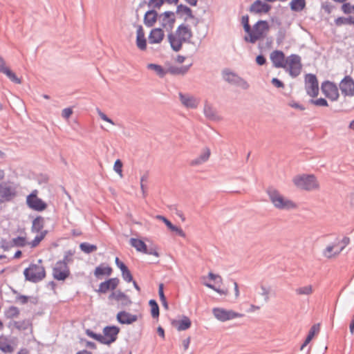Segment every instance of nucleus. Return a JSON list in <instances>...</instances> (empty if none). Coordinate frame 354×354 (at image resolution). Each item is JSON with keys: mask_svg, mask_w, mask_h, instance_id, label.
Here are the masks:
<instances>
[{"mask_svg": "<svg viewBox=\"0 0 354 354\" xmlns=\"http://www.w3.org/2000/svg\"><path fill=\"white\" fill-rule=\"evenodd\" d=\"M156 218L157 219L162 221L169 229H170L173 225L167 218L163 216L158 215Z\"/></svg>", "mask_w": 354, "mask_h": 354, "instance_id": "obj_61", "label": "nucleus"}, {"mask_svg": "<svg viewBox=\"0 0 354 354\" xmlns=\"http://www.w3.org/2000/svg\"><path fill=\"white\" fill-rule=\"evenodd\" d=\"M130 243L132 247L135 248L137 251L144 253L147 251V245L140 239L131 238Z\"/></svg>", "mask_w": 354, "mask_h": 354, "instance_id": "obj_33", "label": "nucleus"}, {"mask_svg": "<svg viewBox=\"0 0 354 354\" xmlns=\"http://www.w3.org/2000/svg\"><path fill=\"white\" fill-rule=\"evenodd\" d=\"M181 104L186 109H195L200 104V99L189 93H178Z\"/></svg>", "mask_w": 354, "mask_h": 354, "instance_id": "obj_13", "label": "nucleus"}, {"mask_svg": "<svg viewBox=\"0 0 354 354\" xmlns=\"http://www.w3.org/2000/svg\"><path fill=\"white\" fill-rule=\"evenodd\" d=\"M37 191L34 190L26 197V204L32 209L41 212L47 207V204L38 198Z\"/></svg>", "mask_w": 354, "mask_h": 354, "instance_id": "obj_10", "label": "nucleus"}, {"mask_svg": "<svg viewBox=\"0 0 354 354\" xmlns=\"http://www.w3.org/2000/svg\"><path fill=\"white\" fill-rule=\"evenodd\" d=\"M350 243V239L344 236L341 241H338L339 245H342L339 249L335 250V254H339L348 244Z\"/></svg>", "mask_w": 354, "mask_h": 354, "instance_id": "obj_49", "label": "nucleus"}, {"mask_svg": "<svg viewBox=\"0 0 354 354\" xmlns=\"http://www.w3.org/2000/svg\"><path fill=\"white\" fill-rule=\"evenodd\" d=\"M165 37V33L162 28H156L151 30L149 35L150 44H160Z\"/></svg>", "mask_w": 354, "mask_h": 354, "instance_id": "obj_24", "label": "nucleus"}, {"mask_svg": "<svg viewBox=\"0 0 354 354\" xmlns=\"http://www.w3.org/2000/svg\"><path fill=\"white\" fill-rule=\"evenodd\" d=\"M339 89L342 94L344 96L352 97L354 95V80L353 78L346 75L339 83Z\"/></svg>", "mask_w": 354, "mask_h": 354, "instance_id": "obj_15", "label": "nucleus"}, {"mask_svg": "<svg viewBox=\"0 0 354 354\" xmlns=\"http://www.w3.org/2000/svg\"><path fill=\"white\" fill-rule=\"evenodd\" d=\"M305 88L308 95L312 97L317 96L319 84L317 77L313 74H307L305 77Z\"/></svg>", "mask_w": 354, "mask_h": 354, "instance_id": "obj_11", "label": "nucleus"}, {"mask_svg": "<svg viewBox=\"0 0 354 354\" xmlns=\"http://www.w3.org/2000/svg\"><path fill=\"white\" fill-rule=\"evenodd\" d=\"M189 70V66H181V67H176V66H171L168 68L167 73H169L172 75H183L185 74Z\"/></svg>", "mask_w": 354, "mask_h": 354, "instance_id": "obj_37", "label": "nucleus"}, {"mask_svg": "<svg viewBox=\"0 0 354 354\" xmlns=\"http://www.w3.org/2000/svg\"><path fill=\"white\" fill-rule=\"evenodd\" d=\"M1 247L3 249V250L7 251L9 250L11 248H12V243L11 241H7L6 239H1Z\"/></svg>", "mask_w": 354, "mask_h": 354, "instance_id": "obj_55", "label": "nucleus"}, {"mask_svg": "<svg viewBox=\"0 0 354 354\" xmlns=\"http://www.w3.org/2000/svg\"><path fill=\"white\" fill-rule=\"evenodd\" d=\"M316 333H308V336L306 337V339L303 342V344L301 345L300 350L302 351L304 349V348L310 342V341L314 337Z\"/></svg>", "mask_w": 354, "mask_h": 354, "instance_id": "obj_56", "label": "nucleus"}, {"mask_svg": "<svg viewBox=\"0 0 354 354\" xmlns=\"http://www.w3.org/2000/svg\"><path fill=\"white\" fill-rule=\"evenodd\" d=\"M210 154V149L207 147L205 148L198 157L191 161L190 165L197 166L203 164L209 160Z\"/></svg>", "mask_w": 354, "mask_h": 354, "instance_id": "obj_31", "label": "nucleus"}, {"mask_svg": "<svg viewBox=\"0 0 354 354\" xmlns=\"http://www.w3.org/2000/svg\"><path fill=\"white\" fill-rule=\"evenodd\" d=\"M117 319L118 322L121 324H131L136 322L138 319L137 316L135 315H131L125 311H121L118 313Z\"/></svg>", "mask_w": 354, "mask_h": 354, "instance_id": "obj_30", "label": "nucleus"}, {"mask_svg": "<svg viewBox=\"0 0 354 354\" xmlns=\"http://www.w3.org/2000/svg\"><path fill=\"white\" fill-rule=\"evenodd\" d=\"M203 113L207 119L212 121H218L221 120L220 116L217 114L216 110L212 104L205 101L203 108Z\"/></svg>", "mask_w": 354, "mask_h": 354, "instance_id": "obj_21", "label": "nucleus"}, {"mask_svg": "<svg viewBox=\"0 0 354 354\" xmlns=\"http://www.w3.org/2000/svg\"><path fill=\"white\" fill-rule=\"evenodd\" d=\"M266 193L274 207L280 210H290L297 208V205L292 201L284 197L277 189L270 187Z\"/></svg>", "mask_w": 354, "mask_h": 354, "instance_id": "obj_2", "label": "nucleus"}, {"mask_svg": "<svg viewBox=\"0 0 354 354\" xmlns=\"http://www.w3.org/2000/svg\"><path fill=\"white\" fill-rule=\"evenodd\" d=\"M17 196V190L14 186L7 183L0 184V203L8 202Z\"/></svg>", "mask_w": 354, "mask_h": 354, "instance_id": "obj_12", "label": "nucleus"}, {"mask_svg": "<svg viewBox=\"0 0 354 354\" xmlns=\"http://www.w3.org/2000/svg\"><path fill=\"white\" fill-rule=\"evenodd\" d=\"M172 326L178 330H187L191 326V321L189 317L183 316L180 318L171 321Z\"/></svg>", "mask_w": 354, "mask_h": 354, "instance_id": "obj_22", "label": "nucleus"}, {"mask_svg": "<svg viewBox=\"0 0 354 354\" xmlns=\"http://www.w3.org/2000/svg\"><path fill=\"white\" fill-rule=\"evenodd\" d=\"M3 74L6 75L8 77V78H9V80L12 82L17 84H20L21 83V79L17 77L15 73H13L10 68L8 71H6Z\"/></svg>", "mask_w": 354, "mask_h": 354, "instance_id": "obj_45", "label": "nucleus"}, {"mask_svg": "<svg viewBox=\"0 0 354 354\" xmlns=\"http://www.w3.org/2000/svg\"><path fill=\"white\" fill-rule=\"evenodd\" d=\"M109 299H114L117 301L120 302L123 306H129L131 303L129 297L120 290L113 292L109 295Z\"/></svg>", "mask_w": 354, "mask_h": 354, "instance_id": "obj_23", "label": "nucleus"}, {"mask_svg": "<svg viewBox=\"0 0 354 354\" xmlns=\"http://www.w3.org/2000/svg\"><path fill=\"white\" fill-rule=\"evenodd\" d=\"M26 280L32 283H38L46 277V270L42 265V260L37 263H30L24 271Z\"/></svg>", "mask_w": 354, "mask_h": 354, "instance_id": "obj_4", "label": "nucleus"}, {"mask_svg": "<svg viewBox=\"0 0 354 354\" xmlns=\"http://www.w3.org/2000/svg\"><path fill=\"white\" fill-rule=\"evenodd\" d=\"M295 291L297 295H308L313 292V288H312L311 286H306L298 288L296 289Z\"/></svg>", "mask_w": 354, "mask_h": 354, "instance_id": "obj_48", "label": "nucleus"}, {"mask_svg": "<svg viewBox=\"0 0 354 354\" xmlns=\"http://www.w3.org/2000/svg\"><path fill=\"white\" fill-rule=\"evenodd\" d=\"M149 304L151 307V314L152 317H153V318L158 317L159 307H158L157 302L153 299H151L149 302Z\"/></svg>", "mask_w": 354, "mask_h": 354, "instance_id": "obj_43", "label": "nucleus"}, {"mask_svg": "<svg viewBox=\"0 0 354 354\" xmlns=\"http://www.w3.org/2000/svg\"><path fill=\"white\" fill-rule=\"evenodd\" d=\"M136 35L137 47L141 50H145L147 49V40L142 26H138Z\"/></svg>", "mask_w": 354, "mask_h": 354, "instance_id": "obj_28", "label": "nucleus"}, {"mask_svg": "<svg viewBox=\"0 0 354 354\" xmlns=\"http://www.w3.org/2000/svg\"><path fill=\"white\" fill-rule=\"evenodd\" d=\"M321 89L322 93L329 99L335 101L339 97L337 86L333 82L326 81L322 84Z\"/></svg>", "mask_w": 354, "mask_h": 354, "instance_id": "obj_14", "label": "nucleus"}, {"mask_svg": "<svg viewBox=\"0 0 354 354\" xmlns=\"http://www.w3.org/2000/svg\"><path fill=\"white\" fill-rule=\"evenodd\" d=\"M119 283L120 280L118 278H111L104 282L100 283L97 292L99 293H106L109 290H114L118 287Z\"/></svg>", "mask_w": 354, "mask_h": 354, "instance_id": "obj_20", "label": "nucleus"}, {"mask_svg": "<svg viewBox=\"0 0 354 354\" xmlns=\"http://www.w3.org/2000/svg\"><path fill=\"white\" fill-rule=\"evenodd\" d=\"M310 103L317 106H328V102L324 98H319L317 100H310Z\"/></svg>", "mask_w": 354, "mask_h": 354, "instance_id": "obj_51", "label": "nucleus"}, {"mask_svg": "<svg viewBox=\"0 0 354 354\" xmlns=\"http://www.w3.org/2000/svg\"><path fill=\"white\" fill-rule=\"evenodd\" d=\"M271 8L272 6L270 4L263 2L261 0H256L251 4L249 10L250 12L254 14H266L268 13Z\"/></svg>", "mask_w": 354, "mask_h": 354, "instance_id": "obj_17", "label": "nucleus"}, {"mask_svg": "<svg viewBox=\"0 0 354 354\" xmlns=\"http://www.w3.org/2000/svg\"><path fill=\"white\" fill-rule=\"evenodd\" d=\"M9 68L6 66L4 59L0 56V72L3 74Z\"/></svg>", "mask_w": 354, "mask_h": 354, "instance_id": "obj_62", "label": "nucleus"}, {"mask_svg": "<svg viewBox=\"0 0 354 354\" xmlns=\"http://www.w3.org/2000/svg\"><path fill=\"white\" fill-rule=\"evenodd\" d=\"M147 67L149 70L154 71L160 77H164L167 73V71L160 65L158 64H149Z\"/></svg>", "mask_w": 354, "mask_h": 354, "instance_id": "obj_38", "label": "nucleus"}, {"mask_svg": "<svg viewBox=\"0 0 354 354\" xmlns=\"http://www.w3.org/2000/svg\"><path fill=\"white\" fill-rule=\"evenodd\" d=\"M169 230L173 232H175L178 235H179L181 237H183V238L185 237V233L180 227H178L174 225H172V226L171 227V228Z\"/></svg>", "mask_w": 354, "mask_h": 354, "instance_id": "obj_57", "label": "nucleus"}, {"mask_svg": "<svg viewBox=\"0 0 354 354\" xmlns=\"http://www.w3.org/2000/svg\"><path fill=\"white\" fill-rule=\"evenodd\" d=\"M74 251L67 250L64 252L63 259L57 261L58 262L64 263L65 265L68 266L69 263L73 262Z\"/></svg>", "mask_w": 354, "mask_h": 354, "instance_id": "obj_42", "label": "nucleus"}, {"mask_svg": "<svg viewBox=\"0 0 354 354\" xmlns=\"http://www.w3.org/2000/svg\"><path fill=\"white\" fill-rule=\"evenodd\" d=\"M336 246V244L334 243L328 245L323 251V255L328 259L337 256V254H335Z\"/></svg>", "mask_w": 354, "mask_h": 354, "instance_id": "obj_39", "label": "nucleus"}, {"mask_svg": "<svg viewBox=\"0 0 354 354\" xmlns=\"http://www.w3.org/2000/svg\"><path fill=\"white\" fill-rule=\"evenodd\" d=\"M165 2L164 0H149L147 3L151 10L160 9Z\"/></svg>", "mask_w": 354, "mask_h": 354, "instance_id": "obj_44", "label": "nucleus"}, {"mask_svg": "<svg viewBox=\"0 0 354 354\" xmlns=\"http://www.w3.org/2000/svg\"><path fill=\"white\" fill-rule=\"evenodd\" d=\"M288 105L292 108L299 109L300 111L305 110V107L302 104L294 101L289 102Z\"/></svg>", "mask_w": 354, "mask_h": 354, "instance_id": "obj_59", "label": "nucleus"}, {"mask_svg": "<svg viewBox=\"0 0 354 354\" xmlns=\"http://www.w3.org/2000/svg\"><path fill=\"white\" fill-rule=\"evenodd\" d=\"M16 345L14 339H10L5 335L0 336V349L4 352H12Z\"/></svg>", "mask_w": 354, "mask_h": 354, "instance_id": "obj_26", "label": "nucleus"}, {"mask_svg": "<svg viewBox=\"0 0 354 354\" xmlns=\"http://www.w3.org/2000/svg\"><path fill=\"white\" fill-rule=\"evenodd\" d=\"M122 162L120 161V160H117L114 163L113 169L114 171L121 176L122 173Z\"/></svg>", "mask_w": 354, "mask_h": 354, "instance_id": "obj_54", "label": "nucleus"}, {"mask_svg": "<svg viewBox=\"0 0 354 354\" xmlns=\"http://www.w3.org/2000/svg\"><path fill=\"white\" fill-rule=\"evenodd\" d=\"M73 114V110L71 108H65L62 110V116L64 119H68Z\"/></svg>", "mask_w": 354, "mask_h": 354, "instance_id": "obj_58", "label": "nucleus"}, {"mask_svg": "<svg viewBox=\"0 0 354 354\" xmlns=\"http://www.w3.org/2000/svg\"><path fill=\"white\" fill-rule=\"evenodd\" d=\"M158 22L162 28L171 32L176 22V13L172 11H165L160 14Z\"/></svg>", "mask_w": 354, "mask_h": 354, "instance_id": "obj_8", "label": "nucleus"}, {"mask_svg": "<svg viewBox=\"0 0 354 354\" xmlns=\"http://www.w3.org/2000/svg\"><path fill=\"white\" fill-rule=\"evenodd\" d=\"M271 83L272 84L273 86H274L277 88H283L284 87V84L281 80H279V79H277L276 77H274L272 79Z\"/></svg>", "mask_w": 354, "mask_h": 354, "instance_id": "obj_60", "label": "nucleus"}, {"mask_svg": "<svg viewBox=\"0 0 354 354\" xmlns=\"http://www.w3.org/2000/svg\"><path fill=\"white\" fill-rule=\"evenodd\" d=\"M13 247H24L26 245V239L23 236H17L12 239Z\"/></svg>", "mask_w": 354, "mask_h": 354, "instance_id": "obj_46", "label": "nucleus"}, {"mask_svg": "<svg viewBox=\"0 0 354 354\" xmlns=\"http://www.w3.org/2000/svg\"><path fill=\"white\" fill-rule=\"evenodd\" d=\"M47 232L44 231L41 232L40 234L37 235L35 239L30 243V245L32 248H35L37 246L39 243L44 239Z\"/></svg>", "mask_w": 354, "mask_h": 354, "instance_id": "obj_47", "label": "nucleus"}, {"mask_svg": "<svg viewBox=\"0 0 354 354\" xmlns=\"http://www.w3.org/2000/svg\"><path fill=\"white\" fill-rule=\"evenodd\" d=\"M301 57L299 55L292 54L287 57V71L292 77H296L301 73Z\"/></svg>", "mask_w": 354, "mask_h": 354, "instance_id": "obj_7", "label": "nucleus"}, {"mask_svg": "<svg viewBox=\"0 0 354 354\" xmlns=\"http://www.w3.org/2000/svg\"><path fill=\"white\" fill-rule=\"evenodd\" d=\"M270 30L268 22L265 20L258 21L251 28V32L244 37L246 42L255 44L257 41L264 38Z\"/></svg>", "mask_w": 354, "mask_h": 354, "instance_id": "obj_3", "label": "nucleus"}, {"mask_svg": "<svg viewBox=\"0 0 354 354\" xmlns=\"http://www.w3.org/2000/svg\"><path fill=\"white\" fill-rule=\"evenodd\" d=\"M52 274L55 279L57 281H64L71 274V271L68 266L64 263L57 261L53 267Z\"/></svg>", "mask_w": 354, "mask_h": 354, "instance_id": "obj_9", "label": "nucleus"}, {"mask_svg": "<svg viewBox=\"0 0 354 354\" xmlns=\"http://www.w3.org/2000/svg\"><path fill=\"white\" fill-rule=\"evenodd\" d=\"M270 59L274 67L286 68V59L285 60V55L282 51L274 50L270 54Z\"/></svg>", "mask_w": 354, "mask_h": 354, "instance_id": "obj_19", "label": "nucleus"}, {"mask_svg": "<svg viewBox=\"0 0 354 354\" xmlns=\"http://www.w3.org/2000/svg\"><path fill=\"white\" fill-rule=\"evenodd\" d=\"M193 32L189 25L182 24L178 26L175 32L168 34L167 39L171 49L175 52L181 50L184 43L190 44Z\"/></svg>", "mask_w": 354, "mask_h": 354, "instance_id": "obj_1", "label": "nucleus"}, {"mask_svg": "<svg viewBox=\"0 0 354 354\" xmlns=\"http://www.w3.org/2000/svg\"><path fill=\"white\" fill-rule=\"evenodd\" d=\"M335 24L337 26L342 25H354V17L350 16L348 17H339L335 20Z\"/></svg>", "mask_w": 354, "mask_h": 354, "instance_id": "obj_36", "label": "nucleus"}, {"mask_svg": "<svg viewBox=\"0 0 354 354\" xmlns=\"http://www.w3.org/2000/svg\"><path fill=\"white\" fill-rule=\"evenodd\" d=\"M241 23L243 26V28L245 32L248 34V32H251V26L249 24V17L248 15H244L242 17Z\"/></svg>", "mask_w": 354, "mask_h": 354, "instance_id": "obj_50", "label": "nucleus"}, {"mask_svg": "<svg viewBox=\"0 0 354 354\" xmlns=\"http://www.w3.org/2000/svg\"><path fill=\"white\" fill-rule=\"evenodd\" d=\"M262 290L261 295L264 297L265 301H268L269 299V290L263 286H261Z\"/></svg>", "mask_w": 354, "mask_h": 354, "instance_id": "obj_64", "label": "nucleus"}, {"mask_svg": "<svg viewBox=\"0 0 354 354\" xmlns=\"http://www.w3.org/2000/svg\"><path fill=\"white\" fill-rule=\"evenodd\" d=\"M305 0H292L290 3V9L294 12H300L306 7Z\"/></svg>", "mask_w": 354, "mask_h": 354, "instance_id": "obj_35", "label": "nucleus"}, {"mask_svg": "<svg viewBox=\"0 0 354 354\" xmlns=\"http://www.w3.org/2000/svg\"><path fill=\"white\" fill-rule=\"evenodd\" d=\"M176 13L177 15H179L180 17L185 16L184 18L185 21H187L189 19L195 18L194 15H193L192 9L183 4H180L177 6Z\"/></svg>", "mask_w": 354, "mask_h": 354, "instance_id": "obj_29", "label": "nucleus"}, {"mask_svg": "<svg viewBox=\"0 0 354 354\" xmlns=\"http://www.w3.org/2000/svg\"><path fill=\"white\" fill-rule=\"evenodd\" d=\"M4 314L7 318L12 319L17 317L19 315V310L17 307L12 306L5 310Z\"/></svg>", "mask_w": 354, "mask_h": 354, "instance_id": "obj_40", "label": "nucleus"}, {"mask_svg": "<svg viewBox=\"0 0 354 354\" xmlns=\"http://www.w3.org/2000/svg\"><path fill=\"white\" fill-rule=\"evenodd\" d=\"M112 273V268L109 266H104L103 264L96 267L94 274L97 278H100L102 275L110 276Z\"/></svg>", "mask_w": 354, "mask_h": 354, "instance_id": "obj_32", "label": "nucleus"}, {"mask_svg": "<svg viewBox=\"0 0 354 354\" xmlns=\"http://www.w3.org/2000/svg\"><path fill=\"white\" fill-rule=\"evenodd\" d=\"M102 344H110L117 339L118 333H87Z\"/></svg>", "mask_w": 354, "mask_h": 354, "instance_id": "obj_18", "label": "nucleus"}, {"mask_svg": "<svg viewBox=\"0 0 354 354\" xmlns=\"http://www.w3.org/2000/svg\"><path fill=\"white\" fill-rule=\"evenodd\" d=\"M292 181L295 185L298 188L306 191L317 190L319 188V182L317 178L313 174L296 176Z\"/></svg>", "mask_w": 354, "mask_h": 354, "instance_id": "obj_5", "label": "nucleus"}, {"mask_svg": "<svg viewBox=\"0 0 354 354\" xmlns=\"http://www.w3.org/2000/svg\"><path fill=\"white\" fill-rule=\"evenodd\" d=\"M256 62H257V64L262 66L266 64V59L265 58V57L263 55H259L256 57Z\"/></svg>", "mask_w": 354, "mask_h": 354, "instance_id": "obj_63", "label": "nucleus"}, {"mask_svg": "<svg viewBox=\"0 0 354 354\" xmlns=\"http://www.w3.org/2000/svg\"><path fill=\"white\" fill-rule=\"evenodd\" d=\"M342 10L345 14H351L354 12V5L351 6L349 3H344L342 6Z\"/></svg>", "mask_w": 354, "mask_h": 354, "instance_id": "obj_53", "label": "nucleus"}, {"mask_svg": "<svg viewBox=\"0 0 354 354\" xmlns=\"http://www.w3.org/2000/svg\"><path fill=\"white\" fill-rule=\"evenodd\" d=\"M159 21V15L155 10H149L144 16V24L147 27H152L156 22Z\"/></svg>", "mask_w": 354, "mask_h": 354, "instance_id": "obj_27", "label": "nucleus"}, {"mask_svg": "<svg viewBox=\"0 0 354 354\" xmlns=\"http://www.w3.org/2000/svg\"><path fill=\"white\" fill-rule=\"evenodd\" d=\"M82 251L86 254H90L97 250V248L95 245H93L86 242L82 243L80 245Z\"/></svg>", "mask_w": 354, "mask_h": 354, "instance_id": "obj_41", "label": "nucleus"}, {"mask_svg": "<svg viewBox=\"0 0 354 354\" xmlns=\"http://www.w3.org/2000/svg\"><path fill=\"white\" fill-rule=\"evenodd\" d=\"M222 77L225 82L239 86L243 90H248L250 87V84L247 81L228 68H225L222 71Z\"/></svg>", "mask_w": 354, "mask_h": 354, "instance_id": "obj_6", "label": "nucleus"}, {"mask_svg": "<svg viewBox=\"0 0 354 354\" xmlns=\"http://www.w3.org/2000/svg\"><path fill=\"white\" fill-rule=\"evenodd\" d=\"M9 328L11 330H32V325L29 320L15 322L11 320L9 322Z\"/></svg>", "mask_w": 354, "mask_h": 354, "instance_id": "obj_25", "label": "nucleus"}, {"mask_svg": "<svg viewBox=\"0 0 354 354\" xmlns=\"http://www.w3.org/2000/svg\"><path fill=\"white\" fill-rule=\"evenodd\" d=\"M44 226V219L41 216H37L32 221L31 230L33 232H39Z\"/></svg>", "mask_w": 354, "mask_h": 354, "instance_id": "obj_34", "label": "nucleus"}, {"mask_svg": "<svg viewBox=\"0 0 354 354\" xmlns=\"http://www.w3.org/2000/svg\"><path fill=\"white\" fill-rule=\"evenodd\" d=\"M121 272H122V277L124 281H126L127 282L133 281L132 274H131V272L129 271V270L128 269V268H125L124 270H121Z\"/></svg>", "mask_w": 354, "mask_h": 354, "instance_id": "obj_52", "label": "nucleus"}, {"mask_svg": "<svg viewBox=\"0 0 354 354\" xmlns=\"http://www.w3.org/2000/svg\"><path fill=\"white\" fill-rule=\"evenodd\" d=\"M215 317L222 322L232 319L239 315L232 310H228L223 308H215L212 310Z\"/></svg>", "mask_w": 354, "mask_h": 354, "instance_id": "obj_16", "label": "nucleus"}]
</instances>
